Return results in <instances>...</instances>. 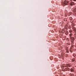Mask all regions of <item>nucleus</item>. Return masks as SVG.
I'll list each match as a JSON object with an SVG mask.
<instances>
[{"instance_id": "6ab92c4d", "label": "nucleus", "mask_w": 76, "mask_h": 76, "mask_svg": "<svg viewBox=\"0 0 76 76\" xmlns=\"http://www.w3.org/2000/svg\"><path fill=\"white\" fill-rule=\"evenodd\" d=\"M75 28H74V30H73V31H74V32L75 31Z\"/></svg>"}, {"instance_id": "4be33fe9", "label": "nucleus", "mask_w": 76, "mask_h": 76, "mask_svg": "<svg viewBox=\"0 0 76 76\" xmlns=\"http://www.w3.org/2000/svg\"><path fill=\"white\" fill-rule=\"evenodd\" d=\"M70 48L71 49H72V47H71Z\"/></svg>"}, {"instance_id": "a211bd4d", "label": "nucleus", "mask_w": 76, "mask_h": 76, "mask_svg": "<svg viewBox=\"0 0 76 76\" xmlns=\"http://www.w3.org/2000/svg\"><path fill=\"white\" fill-rule=\"evenodd\" d=\"M65 28H63V31H65Z\"/></svg>"}, {"instance_id": "0eeeda50", "label": "nucleus", "mask_w": 76, "mask_h": 76, "mask_svg": "<svg viewBox=\"0 0 76 76\" xmlns=\"http://www.w3.org/2000/svg\"><path fill=\"white\" fill-rule=\"evenodd\" d=\"M74 70V69L73 68H71L70 69V71H71V72H73Z\"/></svg>"}, {"instance_id": "6e6552de", "label": "nucleus", "mask_w": 76, "mask_h": 76, "mask_svg": "<svg viewBox=\"0 0 76 76\" xmlns=\"http://www.w3.org/2000/svg\"><path fill=\"white\" fill-rule=\"evenodd\" d=\"M69 75L71 76H74V74L73 73H69Z\"/></svg>"}, {"instance_id": "f03ea898", "label": "nucleus", "mask_w": 76, "mask_h": 76, "mask_svg": "<svg viewBox=\"0 0 76 76\" xmlns=\"http://www.w3.org/2000/svg\"><path fill=\"white\" fill-rule=\"evenodd\" d=\"M75 3L74 2H71L70 3L69 5V7H70L71 9H72L73 8L72 7V6L74 5Z\"/></svg>"}, {"instance_id": "1a4fd4ad", "label": "nucleus", "mask_w": 76, "mask_h": 76, "mask_svg": "<svg viewBox=\"0 0 76 76\" xmlns=\"http://www.w3.org/2000/svg\"><path fill=\"white\" fill-rule=\"evenodd\" d=\"M75 26V25L74 24H72L71 25V26L72 27V28H73V27H74V26Z\"/></svg>"}, {"instance_id": "aec40b11", "label": "nucleus", "mask_w": 76, "mask_h": 76, "mask_svg": "<svg viewBox=\"0 0 76 76\" xmlns=\"http://www.w3.org/2000/svg\"><path fill=\"white\" fill-rule=\"evenodd\" d=\"M66 52L67 53H68V50H67Z\"/></svg>"}, {"instance_id": "423d86ee", "label": "nucleus", "mask_w": 76, "mask_h": 76, "mask_svg": "<svg viewBox=\"0 0 76 76\" xmlns=\"http://www.w3.org/2000/svg\"><path fill=\"white\" fill-rule=\"evenodd\" d=\"M65 34H66V35H68V34H69V32H68V31H66Z\"/></svg>"}, {"instance_id": "f257e3e1", "label": "nucleus", "mask_w": 76, "mask_h": 76, "mask_svg": "<svg viewBox=\"0 0 76 76\" xmlns=\"http://www.w3.org/2000/svg\"><path fill=\"white\" fill-rule=\"evenodd\" d=\"M68 66H70V65H69V64H66V66H63L62 67V68L63 69V70H64V71H67V70L69 71L70 69L68 67Z\"/></svg>"}, {"instance_id": "9d476101", "label": "nucleus", "mask_w": 76, "mask_h": 76, "mask_svg": "<svg viewBox=\"0 0 76 76\" xmlns=\"http://www.w3.org/2000/svg\"><path fill=\"white\" fill-rule=\"evenodd\" d=\"M69 36L70 37H72V33H70V34H69Z\"/></svg>"}, {"instance_id": "2eb2a0df", "label": "nucleus", "mask_w": 76, "mask_h": 76, "mask_svg": "<svg viewBox=\"0 0 76 76\" xmlns=\"http://www.w3.org/2000/svg\"><path fill=\"white\" fill-rule=\"evenodd\" d=\"M75 37L76 38V34H75Z\"/></svg>"}, {"instance_id": "ddd939ff", "label": "nucleus", "mask_w": 76, "mask_h": 76, "mask_svg": "<svg viewBox=\"0 0 76 76\" xmlns=\"http://www.w3.org/2000/svg\"><path fill=\"white\" fill-rule=\"evenodd\" d=\"M73 56L74 57H75V56H76V55L75 54H73Z\"/></svg>"}, {"instance_id": "7ed1b4c3", "label": "nucleus", "mask_w": 76, "mask_h": 76, "mask_svg": "<svg viewBox=\"0 0 76 76\" xmlns=\"http://www.w3.org/2000/svg\"><path fill=\"white\" fill-rule=\"evenodd\" d=\"M64 5H67L69 3V1L67 0H65L64 1Z\"/></svg>"}, {"instance_id": "dca6fc26", "label": "nucleus", "mask_w": 76, "mask_h": 76, "mask_svg": "<svg viewBox=\"0 0 76 76\" xmlns=\"http://www.w3.org/2000/svg\"><path fill=\"white\" fill-rule=\"evenodd\" d=\"M74 32L75 33H76V29H75V28Z\"/></svg>"}, {"instance_id": "9b49d317", "label": "nucleus", "mask_w": 76, "mask_h": 76, "mask_svg": "<svg viewBox=\"0 0 76 76\" xmlns=\"http://www.w3.org/2000/svg\"><path fill=\"white\" fill-rule=\"evenodd\" d=\"M75 58L72 59V61H75Z\"/></svg>"}, {"instance_id": "20e7f679", "label": "nucleus", "mask_w": 76, "mask_h": 76, "mask_svg": "<svg viewBox=\"0 0 76 76\" xmlns=\"http://www.w3.org/2000/svg\"><path fill=\"white\" fill-rule=\"evenodd\" d=\"M70 39H72V44H73V42L75 41V37H70Z\"/></svg>"}, {"instance_id": "4468645a", "label": "nucleus", "mask_w": 76, "mask_h": 76, "mask_svg": "<svg viewBox=\"0 0 76 76\" xmlns=\"http://www.w3.org/2000/svg\"><path fill=\"white\" fill-rule=\"evenodd\" d=\"M65 32V30H62V32L64 33Z\"/></svg>"}, {"instance_id": "f8f14e48", "label": "nucleus", "mask_w": 76, "mask_h": 76, "mask_svg": "<svg viewBox=\"0 0 76 76\" xmlns=\"http://www.w3.org/2000/svg\"><path fill=\"white\" fill-rule=\"evenodd\" d=\"M75 27H74V26L72 27V29L73 31H74V29H75Z\"/></svg>"}, {"instance_id": "39448f33", "label": "nucleus", "mask_w": 76, "mask_h": 76, "mask_svg": "<svg viewBox=\"0 0 76 76\" xmlns=\"http://www.w3.org/2000/svg\"><path fill=\"white\" fill-rule=\"evenodd\" d=\"M69 33H72V29H69Z\"/></svg>"}, {"instance_id": "f3484780", "label": "nucleus", "mask_w": 76, "mask_h": 76, "mask_svg": "<svg viewBox=\"0 0 76 76\" xmlns=\"http://www.w3.org/2000/svg\"><path fill=\"white\" fill-rule=\"evenodd\" d=\"M67 45H70V44L68 43H67Z\"/></svg>"}, {"instance_id": "412c9836", "label": "nucleus", "mask_w": 76, "mask_h": 76, "mask_svg": "<svg viewBox=\"0 0 76 76\" xmlns=\"http://www.w3.org/2000/svg\"><path fill=\"white\" fill-rule=\"evenodd\" d=\"M75 14H76V11L75 12Z\"/></svg>"}]
</instances>
